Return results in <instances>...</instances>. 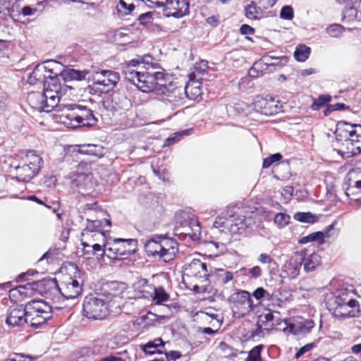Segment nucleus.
<instances>
[{
	"instance_id": "nucleus-1",
	"label": "nucleus",
	"mask_w": 361,
	"mask_h": 361,
	"mask_svg": "<svg viewBox=\"0 0 361 361\" xmlns=\"http://www.w3.org/2000/svg\"><path fill=\"white\" fill-rule=\"evenodd\" d=\"M63 70V65L55 60H49L42 64H38L27 78L30 85L37 83L44 85L42 93H32L29 99L37 100L36 108L41 111L50 112L61 102L62 95L68 86H62L59 82L57 77Z\"/></svg>"
},
{
	"instance_id": "nucleus-2",
	"label": "nucleus",
	"mask_w": 361,
	"mask_h": 361,
	"mask_svg": "<svg viewBox=\"0 0 361 361\" xmlns=\"http://www.w3.org/2000/svg\"><path fill=\"white\" fill-rule=\"evenodd\" d=\"M138 59L130 60L125 66L123 73L126 79L144 92H155L164 85L166 75L163 69L156 66L146 67V70L135 69L140 65Z\"/></svg>"
},
{
	"instance_id": "nucleus-3",
	"label": "nucleus",
	"mask_w": 361,
	"mask_h": 361,
	"mask_svg": "<svg viewBox=\"0 0 361 361\" xmlns=\"http://www.w3.org/2000/svg\"><path fill=\"white\" fill-rule=\"evenodd\" d=\"M335 135V150L343 157L350 158L361 154V124L340 121Z\"/></svg>"
},
{
	"instance_id": "nucleus-4",
	"label": "nucleus",
	"mask_w": 361,
	"mask_h": 361,
	"mask_svg": "<svg viewBox=\"0 0 361 361\" xmlns=\"http://www.w3.org/2000/svg\"><path fill=\"white\" fill-rule=\"evenodd\" d=\"M54 109L61 112L59 115L60 121L68 128L93 126L97 122L93 111L85 106L63 104L59 102Z\"/></svg>"
},
{
	"instance_id": "nucleus-5",
	"label": "nucleus",
	"mask_w": 361,
	"mask_h": 361,
	"mask_svg": "<svg viewBox=\"0 0 361 361\" xmlns=\"http://www.w3.org/2000/svg\"><path fill=\"white\" fill-rule=\"evenodd\" d=\"M145 250L148 256L158 257L166 262L173 260L178 252V243L164 235H154L147 240Z\"/></svg>"
},
{
	"instance_id": "nucleus-6",
	"label": "nucleus",
	"mask_w": 361,
	"mask_h": 361,
	"mask_svg": "<svg viewBox=\"0 0 361 361\" xmlns=\"http://www.w3.org/2000/svg\"><path fill=\"white\" fill-rule=\"evenodd\" d=\"M328 308L337 318L354 317L358 302L345 290L336 292L328 301Z\"/></svg>"
},
{
	"instance_id": "nucleus-7",
	"label": "nucleus",
	"mask_w": 361,
	"mask_h": 361,
	"mask_svg": "<svg viewBox=\"0 0 361 361\" xmlns=\"http://www.w3.org/2000/svg\"><path fill=\"white\" fill-rule=\"evenodd\" d=\"M43 290H47V294L43 295L49 297L52 293H60L66 299L75 298L82 291L81 282L73 278L63 281L60 286L58 285L56 279L42 280Z\"/></svg>"
},
{
	"instance_id": "nucleus-8",
	"label": "nucleus",
	"mask_w": 361,
	"mask_h": 361,
	"mask_svg": "<svg viewBox=\"0 0 361 361\" xmlns=\"http://www.w3.org/2000/svg\"><path fill=\"white\" fill-rule=\"evenodd\" d=\"M42 159L35 151H29L23 159L21 164L16 166V178L19 181L29 182L39 172Z\"/></svg>"
},
{
	"instance_id": "nucleus-9",
	"label": "nucleus",
	"mask_w": 361,
	"mask_h": 361,
	"mask_svg": "<svg viewBox=\"0 0 361 361\" xmlns=\"http://www.w3.org/2000/svg\"><path fill=\"white\" fill-rule=\"evenodd\" d=\"M27 324L35 328L44 324L51 318V307L42 300H31L26 303Z\"/></svg>"
},
{
	"instance_id": "nucleus-10",
	"label": "nucleus",
	"mask_w": 361,
	"mask_h": 361,
	"mask_svg": "<svg viewBox=\"0 0 361 361\" xmlns=\"http://www.w3.org/2000/svg\"><path fill=\"white\" fill-rule=\"evenodd\" d=\"M169 80V78L167 76L166 82H164V85L159 87L157 94L165 96L163 99L165 104L174 109L183 104L185 95H188L190 85H185V88L183 89L181 87L176 86Z\"/></svg>"
},
{
	"instance_id": "nucleus-11",
	"label": "nucleus",
	"mask_w": 361,
	"mask_h": 361,
	"mask_svg": "<svg viewBox=\"0 0 361 361\" xmlns=\"http://www.w3.org/2000/svg\"><path fill=\"white\" fill-rule=\"evenodd\" d=\"M104 295H88L83 302L84 316L92 319H102L108 312L109 301Z\"/></svg>"
},
{
	"instance_id": "nucleus-12",
	"label": "nucleus",
	"mask_w": 361,
	"mask_h": 361,
	"mask_svg": "<svg viewBox=\"0 0 361 361\" xmlns=\"http://www.w3.org/2000/svg\"><path fill=\"white\" fill-rule=\"evenodd\" d=\"M209 274L207 265L200 259H193L190 263L185 264L183 267V279L187 278L197 283L194 285V290L199 288V284L202 286L207 285L209 280Z\"/></svg>"
},
{
	"instance_id": "nucleus-13",
	"label": "nucleus",
	"mask_w": 361,
	"mask_h": 361,
	"mask_svg": "<svg viewBox=\"0 0 361 361\" xmlns=\"http://www.w3.org/2000/svg\"><path fill=\"white\" fill-rule=\"evenodd\" d=\"M214 280V294L220 298H227L234 290L233 282L234 274L230 271L219 269L210 276Z\"/></svg>"
},
{
	"instance_id": "nucleus-14",
	"label": "nucleus",
	"mask_w": 361,
	"mask_h": 361,
	"mask_svg": "<svg viewBox=\"0 0 361 361\" xmlns=\"http://www.w3.org/2000/svg\"><path fill=\"white\" fill-rule=\"evenodd\" d=\"M226 224L233 233H241L252 223L251 216L247 212L237 207L228 208L226 211Z\"/></svg>"
},
{
	"instance_id": "nucleus-15",
	"label": "nucleus",
	"mask_w": 361,
	"mask_h": 361,
	"mask_svg": "<svg viewBox=\"0 0 361 361\" xmlns=\"http://www.w3.org/2000/svg\"><path fill=\"white\" fill-rule=\"evenodd\" d=\"M94 88L101 92L106 93L112 90L120 80L118 72L111 70H101L93 74Z\"/></svg>"
},
{
	"instance_id": "nucleus-16",
	"label": "nucleus",
	"mask_w": 361,
	"mask_h": 361,
	"mask_svg": "<svg viewBox=\"0 0 361 361\" xmlns=\"http://www.w3.org/2000/svg\"><path fill=\"white\" fill-rule=\"evenodd\" d=\"M233 312L238 317L248 314L252 309V301L250 294L247 290H238L231 293L227 298Z\"/></svg>"
},
{
	"instance_id": "nucleus-17",
	"label": "nucleus",
	"mask_w": 361,
	"mask_h": 361,
	"mask_svg": "<svg viewBox=\"0 0 361 361\" xmlns=\"http://www.w3.org/2000/svg\"><path fill=\"white\" fill-rule=\"evenodd\" d=\"M281 324V329L283 332L296 336L307 334L314 326V323L312 320L301 317L284 319V322H282Z\"/></svg>"
},
{
	"instance_id": "nucleus-18",
	"label": "nucleus",
	"mask_w": 361,
	"mask_h": 361,
	"mask_svg": "<svg viewBox=\"0 0 361 361\" xmlns=\"http://www.w3.org/2000/svg\"><path fill=\"white\" fill-rule=\"evenodd\" d=\"M95 186L96 182L93 180L92 176L89 173H77L71 181V188L84 197H94Z\"/></svg>"
},
{
	"instance_id": "nucleus-19",
	"label": "nucleus",
	"mask_w": 361,
	"mask_h": 361,
	"mask_svg": "<svg viewBox=\"0 0 361 361\" xmlns=\"http://www.w3.org/2000/svg\"><path fill=\"white\" fill-rule=\"evenodd\" d=\"M305 255H306V253L303 250L296 252L290 259L285 262L282 267V274L284 278L294 279L298 277L300 274Z\"/></svg>"
},
{
	"instance_id": "nucleus-20",
	"label": "nucleus",
	"mask_w": 361,
	"mask_h": 361,
	"mask_svg": "<svg viewBox=\"0 0 361 361\" xmlns=\"http://www.w3.org/2000/svg\"><path fill=\"white\" fill-rule=\"evenodd\" d=\"M32 290L42 295L48 293L47 290H43V283L42 280H41L28 283L24 286H19L10 290L9 297L15 300H21L27 295L32 293Z\"/></svg>"
},
{
	"instance_id": "nucleus-21",
	"label": "nucleus",
	"mask_w": 361,
	"mask_h": 361,
	"mask_svg": "<svg viewBox=\"0 0 361 361\" xmlns=\"http://www.w3.org/2000/svg\"><path fill=\"white\" fill-rule=\"evenodd\" d=\"M27 319L26 305H14L8 307L5 322L10 326H20L27 324Z\"/></svg>"
},
{
	"instance_id": "nucleus-22",
	"label": "nucleus",
	"mask_w": 361,
	"mask_h": 361,
	"mask_svg": "<svg viewBox=\"0 0 361 361\" xmlns=\"http://www.w3.org/2000/svg\"><path fill=\"white\" fill-rule=\"evenodd\" d=\"M164 11L168 17L182 18L189 13V2L187 0H166Z\"/></svg>"
},
{
	"instance_id": "nucleus-23",
	"label": "nucleus",
	"mask_w": 361,
	"mask_h": 361,
	"mask_svg": "<svg viewBox=\"0 0 361 361\" xmlns=\"http://www.w3.org/2000/svg\"><path fill=\"white\" fill-rule=\"evenodd\" d=\"M279 102L272 97L259 98L255 102V109L265 115L276 114L281 111Z\"/></svg>"
},
{
	"instance_id": "nucleus-24",
	"label": "nucleus",
	"mask_w": 361,
	"mask_h": 361,
	"mask_svg": "<svg viewBox=\"0 0 361 361\" xmlns=\"http://www.w3.org/2000/svg\"><path fill=\"white\" fill-rule=\"evenodd\" d=\"M259 328H264L267 332H269L274 329L282 331V322L284 319L276 317L273 312H267L259 317L258 322Z\"/></svg>"
},
{
	"instance_id": "nucleus-25",
	"label": "nucleus",
	"mask_w": 361,
	"mask_h": 361,
	"mask_svg": "<svg viewBox=\"0 0 361 361\" xmlns=\"http://www.w3.org/2000/svg\"><path fill=\"white\" fill-rule=\"evenodd\" d=\"M115 242L118 245L120 258H126L136 251L135 239L115 238Z\"/></svg>"
},
{
	"instance_id": "nucleus-26",
	"label": "nucleus",
	"mask_w": 361,
	"mask_h": 361,
	"mask_svg": "<svg viewBox=\"0 0 361 361\" xmlns=\"http://www.w3.org/2000/svg\"><path fill=\"white\" fill-rule=\"evenodd\" d=\"M104 231H97L92 233H90V231H82L81 244L83 247V249H86L87 246L93 243H97L99 242L104 243L106 241Z\"/></svg>"
},
{
	"instance_id": "nucleus-27",
	"label": "nucleus",
	"mask_w": 361,
	"mask_h": 361,
	"mask_svg": "<svg viewBox=\"0 0 361 361\" xmlns=\"http://www.w3.org/2000/svg\"><path fill=\"white\" fill-rule=\"evenodd\" d=\"M334 224L329 225L322 231L313 232L306 236H303L298 240V243L306 244L314 241H322L325 238H329V232L334 230Z\"/></svg>"
},
{
	"instance_id": "nucleus-28",
	"label": "nucleus",
	"mask_w": 361,
	"mask_h": 361,
	"mask_svg": "<svg viewBox=\"0 0 361 361\" xmlns=\"http://www.w3.org/2000/svg\"><path fill=\"white\" fill-rule=\"evenodd\" d=\"M135 289L138 290L141 294L140 297L147 299H152L153 293L155 291V286L148 283L145 279H140L135 286Z\"/></svg>"
},
{
	"instance_id": "nucleus-29",
	"label": "nucleus",
	"mask_w": 361,
	"mask_h": 361,
	"mask_svg": "<svg viewBox=\"0 0 361 361\" xmlns=\"http://www.w3.org/2000/svg\"><path fill=\"white\" fill-rule=\"evenodd\" d=\"M89 71L87 70L78 71L73 68H65L59 76H61L63 79L75 80H83L85 79Z\"/></svg>"
},
{
	"instance_id": "nucleus-30",
	"label": "nucleus",
	"mask_w": 361,
	"mask_h": 361,
	"mask_svg": "<svg viewBox=\"0 0 361 361\" xmlns=\"http://www.w3.org/2000/svg\"><path fill=\"white\" fill-rule=\"evenodd\" d=\"M86 228L82 231H90V233L96 232L97 231H105L106 226H111V221L109 219L103 220H87Z\"/></svg>"
},
{
	"instance_id": "nucleus-31",
	"label": "nucleus",
	"mask_w": 361,
	"mask_h": 361,
	"mask_svg": "<svg viewBox=\"0 0 361 361\" xmlns=\"http://www.w3.org/2000/svg\"><path fill=\"white\" fill-rule=\"evenodd\" d=\"M188 228L185 229L184 233L189 235L193 240H197L201 237V227L199 221L196 219L191 218L188 221Z\"/></svg>"
},
{
	"instance_id": "nucleus-32",
	"label": "nucleus",
	"mask_w": 361,
	"mask_h": 361,
	"mask_svg": "<svg viewBox=\"0 0 361 361\" xmlns=\"http://www.w3.org/2000/svg\"><path fill=\"white\" fill-rule=\"evenodd\" d=\"M108 288L112 291V293H109L107 295L105 296L106 299L109 302L112 300L113 298L120 296L123 290L126 288V285L123 283H118L117 281H111L107 283Z\"/></svg>"
},
{
	"instance_id": "nucleus-33",
	"label": "nucleus",
	"mask_w": 361,
	"mask_h": 361,
	"mask_svg": "<svg viewBox=\"0 0 361 361\" xmlns=\"http://www.w3.org/2000/svg\"><path fill=\"white\" fill-rule=\"evenodd\" d=\"M87 255L96 256L98 259L102 258L105 253V241L104 243H93L84 249Z\"/></svg>"
},
{
	"instance_id": "nucleus-34",
	"label": "nucleus",
	"mask_w": 361,
	"mask_h": 361,
	"mask_svg": "<svg viewBox=\"0 0 361 361\" xmlns=\"http://www.w3.org/2000/svg\"><path fill=\"white\" fill-rule=\"evenodd\" d=\"M321 258L317 253H312L308 257L304 256L302 264L304 269L306 271H311L314 269L316 267L320 264Z\"/></svg>"
},
{
	"instance_id": "nucleus-35",
	"label": "nucleus",
	"mask_w": 361,
	"mask_h": 361,
	"mask_svg": "<svg viewBox=\"0 0 361 361\" xmlns=\"http://www.w3.org/2000/svg\"><path fill=\"white\" fill-rule=\"evenodd\" d=\"M164 348V343L163 342L162 339L160 338H156L154 341H149L145 345H142L141 346V349L146 353L149 355H153L155 353L161 354V350H152V348Z\"/></svg>"
},
{
	"instance_id": "nucleus-36",
	"label": "nucleus",
	"mask_w": 361,
	"mask_h": 361,
	"mask_svg": "<svg viewBox=\"0 0 361 361\" xmlns=\"http://www.w3.org/2000/svg\"><path fill=\"white\" fill-rule=\"evenodd\" d=\"M104 255L112 259L120 258L118 245L117 242H115V239L112 243L105 241Z\"/></svg>"
},
{
	"instance_id": "nucleus-37",
	"label": "nucleus",
	"mask_w": 361,
	"mask_h": 361,
	"mask_svg": "<svg viewBox=\"0 0 361 361\" xmlns=\"http://www.w3.org/2000/svg\"><path fill=\"white\" fill-rule=\"evenodd\" d=\"M263 9L255 1H252L245 7V16L250 20H257L258 16L262 13Z\"/></svg>"
},
{
	"instance_id": "nucleus-38",
	"label": "nucleus",
	"mask_w": 361,
	"mask_h": 361,
	"mask_svg": "<svg viewBox=\"0 0 361 361\" xmlns=\"http://www.w3.org/2000/svg\"><path fill=\"white\" fill-rule=\"evenodd\" d=\"M310 54V48L304 45L300 44L297 46L295 52L294 56L295 59L298 61L303 62L307 59L309 55Z\"/></svg>"
},
{
	"instance_id": "nucleus-39",
	"label": "nucleus",
	"mask_w": 361,
	"mask_h": 361,
	"mask_svg": "<svg viewBox=\"0 0 361 361\" xmlns=\"http://www.w3.org/2000/svg\"><path fill=\"white\" fill-rule=\"evenodd\" d=\"M129 1L130 0H119L117 5V11L123 16L130 14L135 9L134 4Z\"/></svg>"
},
{
	"instance_id": "nucleus-40",
	"label": "nucleus",
	"mask_w": 361,
	"mask_h": 361,
	"mask_svg": "<svg viewBox=\"0 0 361 361\" xmlns=\"http://www.w3.org/2000/svg\"><path fill=\"white\" fill-rule=\"evenodd\" d=\"M345 31V27L340 24H332L327 27L326 32L331 37L340 38Z\"/></svg>"
},
{
	"instance_id": "nucleus-41",
	"label": "nucleus",
	"mask_w": 361,
	"mask_h": 361,
	"mask_svg": "<svg viewBox=\"0 0 361 361\" xmlns=\"http://www.w3.org/2000/svg\"><path fill=\"white\" fill-rule=\"evenodd\" d=\"M152 299L156 301V303L161 304V302H166L169 299V295L163 287H155V291L153 293Z\"/></svg>"
},
{
	"instance_id": "nucleus-42",
	"label": "nucleus",
	"mask_w": 361,
	"mask_h": 361,
	"mask_svg": "<svg viewBox=\"0 0 361 361\" xmlns=\"http://www.w3.org/2000/svg\"><path fill=\"white\" fill-rule=\"evenodd\" d=\"M208 62L207 61H200L194 65V72L189 75L190 80H195V74L202 75L208 69Z\"/></svg>"
},
{
	"instance_id": "nucleus-43",
	"label": "nucleus",
	"mask_w": 361,
	"mask_h": 361,
	"mask_svg": "<svg viewBox=\"0 0 361 361\" xmlns=\"http://www.w3.org/2000/svg\"><path fill=\"white\" fill-rule=\"evenodd\" d=\"M290 219L289 215L285 213H278L275 215L274 222L279 228H282L288 224Z\"/></svg>"
},
{
	"instance_id": "nucleus-44",
	"label": "nucleus",
	"mask_w": 361,
	"mask_h": 361,
	"mask_svg": "<svg viewBox=\"0 0 361 361\" xmlns=\"http://www.w3.org/2000/svg\"><path fill=\"white\" fill-rule=\"evenodd\" d=\"M331 97L329 94H322L318 97L312 104L311 108L312 110H319L321 107L325 105L327 102H330Z\"/></svg>"
},
{
	"instance_id": "nucleus-45",
	"label": "nucleus",
	"mask_w": 361,
	"mask_h": 361,
	"mask_svg": "<svg viewBox=\"0 0 361 361\" xmlns=\"http://www.w3.org/2000/svg\"><path fill=\"white\" fill-rule=\"evenodd\" d=\"M208 250L212 251L213 255L217 256L221 253H223L226 251V247L224 243H219V242H209L207 244Z\"/></svg>"
},
{
	"instance_id": "nucleus-46",
	"label": "nucleus",
	"mask_w": 361,
	"mask_h": 361,
	"mask_svg": "<svg viewBox=\"0 0 361 361\" xmlns=\"http://www.w3.org/2000/svg\"><path fill=\"white\" fill-rule=\"evenodd\" d=\"M294 219L304 223H314L316 220V216L310 212H298L295 214Z\"/></svg>"
},
{
	"instance_id": "nucleus-47",
	"label": "nucleus",
	"mask_w": 361,
	"mask_h": 361,
	"mask_svg": "<svg viewBox=\"0 0 361 361\" xmlns=\"http://www.w3.org/2000/svg\"><path fill=\"white\" fill-rule=\"evenodd\" d=\"M268 300L270 302L269 305L274 307H284L286 306L287 298H282L276 293L270 294V298Z\"/></svg>"
},
{
	"instance_id": "nucleus-48",
	"label": "nucleus",
	"mask_w": 361,
	"mask_h": 361,
	"mask_svg": "<svg viewBox=\"0 0 361 361\" xmlns=\"http://www.w3.org/2000/svg\"><path fill=\"white\" fill-rule=\"evenodd\" d=\"M262 345H259L254 347L248 353L245 361H259L261 360V350Z\"/></svg>"
},
{
	"instance_id": "nucleus-49",
	"label": "nucleus",
	"mask_w": 361,
	"mask_h": 361,
	"mask_svg": "<svg viewBox=\"0 0 361 361\" xmlns=\"http://www.w3.org/2000/svg\"><path fill=\"white\" fill-rule=\"evenodd\" d=\"M37 357L30 354L14 353L12 357L6 359L5 361H34Z\"/></svg>"
},
{
	"instance_id": "nucleus-50",
	"label": "nucleus",
	"mask_w": 361,
	"mask_h": 361,
	"mask_svg": "<svg viewBox=\"0 0 361 361\" xmlns=\"http://www.w3.org/2000/svg\"><path fill=\"white\" fill-rule=\"evenodd\" d=\"M360 13L358 11L355 7H350L349 8L345 9L343 14V18H347L348 20H353L355 19H357L358 20H361V17L360 16Z\"/></svg>"
},
{
	"instance_id": "nucleus-51",
	"label": "nucleus",
	"mask_w": 361,
	"mask_h": 361,
	"mask_svg": "<svg viewBox=\"0 0 361 361\" xmlns=\"http://www.w3.org/2000/svg\"><path fill=\"white\" fill-rule=\"evenodd\" d=\"M218 349L224 357H229L231 356H236L233 349L224 342H221L219 344Z\"/></svg>"
},
{
	"instance_id": "nucleus-52",
	"label": "nucleus",
	"mask_w": 361,
	"mask_h": 361,
	"mask_svg": "<svg viewBox=\"0 0 361 361\" xmlns=\"http://www.w3.org/2000/svg\"><path fill=\"white\" fill-rule=\"evenodd\" d=\"M140 62V65H137L135 69H141L146 70V67L155 66L154 63H152V57L149 55H145L142 58H137Z\"/></svg>"
},
{
	"instance_id": "nucleus-53",
	"label": "nucleus",
	"mask_w": 361,
	"mask_h": 361,
	"mask_svg": "<svg viewBox=\"0 0 361 361\" xmlns=\"http://www.w3.org/2000/svg\"><path fill=\"white\" fill-rule=\"evenodd\" d=\"M190 83H188L186 85H190V88L188 92V95H185L187 97H188L190 99H195L198 96L200 95L201 92L200 89L198 86L195 85L193 87V85H196V82L195 80H190Z\"/></svg>"
},
{
	"instance_id": "nucleus-54",
	"label": "nucleus",
	"mask_w": 361,
	"mask_h": 361,
	"mask_svg": "<svg viewBox=\"0 0 361 361\" xmlns=\"http://www.w3.org/2000/svg\"><path fill=\"white\" fill-rule=\"evenodd\" d=\"M252 295L257 300L262 299L268 300L269 298H270V293L262 287L257 288L253 291Z\"/></svg>"
},
{
	"instance_id": "nucleus-55",
	"label": "nucleus",
	"mask_w": 361,
	"mask_h": 361,
	"mask_svg": "<svg viewBox=\"0 0 361 361\" xmlns=\"http://www.w3.org/2000/svg\"><path fill=\"white\" fill-rule=\"evenodd\" d=\"M282 159V155L280 153L274 154L263 161L262 166L264 169L269 168L274 163L280 161Z\"/></svg>"
},
{
	"instance_id": "nucleus-56",
	"label": "nucleus",
	"mask_w": 361,
	"mask_h": 361,
	"mask_svg": "<svg viewBox=\"0 0 361 361\" xmlns=\"http://www.w3.org/2000/svg\"><path fill=\"white\" fill-rule=\"evenodd\" d=\"M280 17L282 19L290 20L294 17L293 9L290 6H284L280 12Z\"/></svg>"
},
{
	"instance_id": "nucleus-57",
	"label": "nucleus",
	"mask_w": 361,
	"mask_h": 361,
	"mask_svg": "<svg viewBox=\"0 0 361 361\" xmlns=\"http://www.w3.org/2000/svg\"><path fill=\"white\" fill-rule=\"evenodd\" d=\"M227 216H226V212L222 213L220 216H219L216 221L214 223V226L215 228H228L227 224H226V219Z\"/></svg>"
},
{
	"instance_id": "nucleus-58",
	"label": "nucleus",
	"mask_w": 361,
	"mask_h": 361,
	"mask_svg": "<svg viewBox=\"0 0 361 361\" xmlns=\"http://www.w3.org/2000/svg\"><path fill=\"white\" fill-rule=\"evenodd\" d=\"M152 12H147L145 13H142L139 16L138 20L142 25H147L152 22Z\"/></svg>"
},
{
	"instance_id": "nucleus-59",
	"label": "nucleus",
	"mask_w": 361,
	"mask_h": 361,
	"mask_svg": "<svg viewBox=\"0 0 361 361\" xmlns=\"http://www.w3.org/2000/svg\"><path fill=\"white\" fill-rule=\"evenodd\" d=\"M293 191L294 189L292 186H286L283 188V190L281 192V196L283 197L286 202L290 200L293 194Z\"/></svg>"
},
{
	"instance_id": "nucleus-60",
	"label": "nucleus",
	"mask_w": 361,
	"mask_h": 361,
	"mask_svg": "<svg viewBox=\"0 0 361 361\" xmlns=\"http://www.w3.org/2000/svg\"><path fill=\"white\" fill-rule=\"evenodd\" d=\"M246 274L250 275L252 277L257 279L262 276V269L259 266H255L247 269Z\"/></svg>"
},
{
	"instance_id": "nucleus-61",
	"label": "nucleus",
	"mask_w": 361,
	"mask_h": 361,
	"mask_svg": "<svg viewBox=\"0 0 361 361\" xmlns=\"http://www.w3.org/2000/svg\"><path fill=\"white\" fill-rule=\"evenodd\" d=\"M164 356L166 361L175 360L181 357V353L179 351L172 350L170 352H165Z\"/></svg>"
},
{
	"instance_id": "nucleus-62",
	"label": "nucleus",
	"mask_w": 361,
	"mask_h": 361,
	"mask_svg": "<svg viewBox=\"0 0 361 361\" xmlns=\"http://www.w3.org/2000/svg\"><path fill=\"white\" fill-rule=\"evenodd\" d=\"M276 0H257V4L262 8L263 10L268 9L269 8L272 7L276 4Z\"/></svg>"
},
{
	"instance_id": "nucleus-63",
	"label": "nucleus",
	"mask_w": 361,
	"mask_h": 361,
	"mask_svg": "<svg viewBox=\"0 0 361 361\" xmlns=\"http://www.w3.org/2000/svg\"><path fill=\"white\" fill-rule=\"evenodd\" d=\"M257 261L262 264H270L274 262V259L269 254L262 253L259 255Z\"/></svg>"
},
{
	"instance_id": "nucleus-64",
	"label": "nucleus",
	"mask_w": 361,
	"mask_h": 361,
	"mask_svg": "<svg viewBox=\"0 0 361 361\" xmlns=\"http://www.w3.org/2000/svg\"><path fill=\"white\" fill-rule=\"evenodd\" d=\"M37 12L36 7H32L30 6H25L21 9V13L24 16H34Z\"/></svg>"
}]
</instances>
